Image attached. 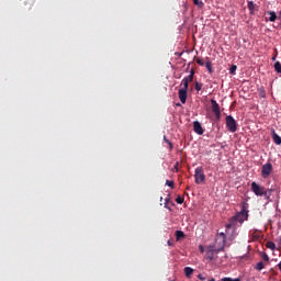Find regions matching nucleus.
<instances>
[{"instance_id":"ea45409f","label":"nucleus","mask_w":281,"mask_h":281,"mask_svg":"<svg viewBox=\"0 0 281 281\" xmlns=\"http://www.w3.org/2000/svg\"><path fill=\"white\" fill-rule=\"evenodd\" d=\"M168 203V200H166V204Z\"/></svg>"},{"instance_id":"20e7f679","label":"nucleus","mask_w":281,"mask_h":281,"mask_svg":"<svg viewBox=\"0 0 281 281\" xmlns=\"http://www.w3.org/2000/svg\"><path fill=\"white\" fill-rule=\"evenodd\" d=\"M226 127L231 133H235L237 131V123L233 116H226Z\"/></svg>"},{"instance_id":"6ab92c4d","label":"nucleus","mask_w":281,"mask_h":281,"mask_svg":"<svg viewBox=\"0 0 281 281\" xmlns=\"http://www.w3.org/2000/svg\"><path fill=\"white\" fill-rule=\"evenodd\" d=\"M255 269H256L257 271H261L262 269H265L263 262H262V261L258 262V263L256 265Z\"/></svg>"},{"instance_id":"9b49d317","label":"nucleus","mask_w":281,"mask_h":281,"mask_svg":"<svg viewBox=\"0 0 281 281\" xmlns=\"http://www.w3.org/2000/svg\"><path fill=\"white\" fill-rule=\"evenodd\" d=\"M194 69H191L190 70V75H188L187 77L183 78V80H186L188 83L192 82L193 81V77H194Z\"/></svg>"},{"instance_id":"1a4fd4ad","label":"nucleus","mask_w":281,"mask_h":281,"mask_svg":"<svg viewBox=\"0 0 281 281\" xmlns=\"http://www.w3.org/2000/svg\"><path fill=\"white\" fill-rule=\"evenodd\" d=\"M193 131L194 133H196L198 135H203V127L202 125L199 123V121H194L193 123Z\"/></svg>"},{"instance_id":"4468645a","label":"nucleus","mask_w":281,"mask_h":281,"mask_svg":"<svg viewBox=\"0 0 281 281\" xmlns=\"http://www.w3.org/2000/svg\"><path fill=\"white\" fill-rule=\"evenodd\" d=\"M193 273V269L189 268V267H186L184 268V274L187 278H190Z\"/></svg>"},{"instance_id":"7c9ffc66","label":"nucleus","mask_w":281,"mask_h":281,"mask_svg":"<svg viewBox=\"0 0 281 281\" xmlns=\"http://www.w3.org/2000/svg\"><path fill=\"white\" fill-rule=\"evenodd\" d=\"M198 278H199L201 281H205V278L202 277V274H199Z\"/></svg>"},{"instance_id":"2eb2a0df","label":"nucleus","mask_w":281,"mask_h":281,"mask_svg":"<svg viewBox=\"0 0 281 281\" xmlns=\"http://www.w3.org/2000/svg\"><path fill=\"white\" fill-rule=\"evenodd\" d=\"M181 87H182V88H180L181 90L188 91V89H189V82H187L184 79H182V81H181Z\"/></svg>"},{"instance_id":"aec40b11","label":"nucleus","mask_w":281,"mask_h":281,"mask_svg":"<svg viewBox=\"0 0 281 281\" xmlns=\"http://www.w3.org/2000/svg\"><path fill=\"white\" fill-rule=\"evenodd\" d=\"M193 2H194V5H196L200 9L204 7V3L201 0H193Z\"/></svg>"},{"instance_id":"f257e3e1","label":"nucleus","mask_w":281,"mask_h":281,"mask_svg":"<svg viewBox=\"0 0 281 281\" xmlns=\"http://www.w3.org/2000/svg\"><path fill=\"white\" fill-rule=\"evenodd\" d=\"M247 220H248V211H247V207L244 205L241 211L236 216L229 220L228 224L226 225V228L229 229L236 226L237 223L243 224Z\"/></svg>"},{"instance_id":"6e6552de","label":"nucleus","mask_w":281,"mask_h":281,"mask_svg":"<svg viewBox=\"0 0 281 281\" xmlns=\"http://www.w3.org/2000/svg\"><path fill=\"white\" fill-rule=\"evenodd\" d=\"M178 95H179L180 102H181L182 104H186V102H187V97H188V90L179 89Z\"/></svg>"},{"instance_id":"7ed1b4c3","label":"nucleus","mask_w":281,"mask_h":281,"mask_svg":"<svg viewBox=\"0 0 281 281\" xmlns=\"http://www.w3.org/2000/svg\"><path fill=\"white\" fill-rule=\"evenodd\" d=\"M194 179L196 184H201L205 180V175L202 167H196L194 171Z\"/></svg>"},{"instance_id":"9d476101","label":"nucleus","mask_w":281,"mask_h":281,"mask_svg":"<svg viewBox=\"0 0 281 281\" xmlns=\"http://www.w3.org/2000/svg\"><path fill=\"white\" fill-rule=\"evenodd\" d=\"M266 14H267V15H270L269 21H270L271 23L276 22V20H277L278 16H277V14H276L274 11H267Z\"/></svg>"},{"instance_id":"dca6fc26","label":"nucleus","mask_w":281,"mask_h":281,"mask_svg":"<svg viewBox=\"0 0 281 281\" xmlns=\"http://www.w3.org/2000/svg\"><path fill=\"white\" fill-rule=\"evenodd\" d=\"M205 67H206L207 71H209L210 74H213V67H212V63H211L210 60H207V61L205 63Z\"/></svg>"},{"instance_id":"393cba45","label":"nucleus","mask_w":281,"mask_h":281,"mask_svg":"<svg viewBox=\"0 0 281 281\" xmlns=\"http://www.w3.org/2000/svg\"><path fill=\"white\" fill-rule=\"evenodd\" d=\"M196 64L199 66H204V60L202 58H196Z\"/></svg>"},{"instance_id":"0eeeda50","label":"nucleus","mask_w":281,"mask_h":281,"mask_svg":"<svg viewBox=\"0 0 281 281\" xmlns=\"http://www.w3.org/2000/svg\"><path fill=\"white\" fill-rule=\"evenodd\" d=\"M211 104H212V112L214 113L216 120L221 119V110L218 103L214 101V99H211Z\"/></svg>"},{"instance_id":"ddd939ff","label":"nucleus","mask_w":281,"mask_h":281,"mask_svg":"<svg viewBox=\"0 0 281 281\" xmlns=\"http://www.w3.org/2000/svg\"><path fill=\"white\" fill-rule=\"evenodd\" d=\"M255 7H256V4L254 3V1H248V9H249L250 14H254Z\"/></svg>"},{"instance_id":"412c9836","label":"nucleus","mask_w":281,"mask_h":281,"mask_svg":"<svg viewBox=\"0 0 281 281\" xmlns=\"http://www.w3.org/2000/svg\"><path fill=\"white\" fill-rule=\"evenodd\" d=\"M266 246H267V248H269V249H271V250H274V249H276V245H274V243H272V241H268V243L266 244Z\"/></svg>"},{"instance_id":"58836bf2","label":"nucleus","mask_w":281,"mask_h":281,"mask_svg":"<svg viewBox=\"0 0 281 281\" xmlns=\"http://www.w3.org/2000/svg\"><path fill=\"white\" fill-rule=\"evenodd\" d=\"M210 281H215L214 279H211Z\"/></svg>"},{"instance_id":"a211bd4d","label":"nucleus","mask_w":281,"mask_h":281,"mask_svg":"<svg viewBox=\"0 0 281 281\" xmlns=\"http://www.w3.org/2000/svg\"><path fill=\"white\" fill-rule=\"evenodd\" d=\"M274 69L278 74H281V63L280 61L274 63Z\"/></svg>"},{"instance_id":"cd10ccee","label":"nucleus","mask_w":281,"mask_h":281,"mask_svg":"<svg viewBox=\"0 0 281 281\" xmlns=\"http://www.w3.org/2000/svg\"><path fill=\"white\" fill-rule=\"evenodd\" d=\"M222 281H240L239 279L223 278Z\"/></svg>"},{"instance_id":"5701e85b","label":"nucleus","mask_w":281,"mask_h":281,"mask_svg":"<svg viewBox=\"0 0 281 281\" xmlns=\"http://www.w3.org/2000/svg\"><path fill=\"white\" fill-rule=\"evenodd\" d=\"M236 69H237L236 65H232L231 68H229V72L232 75H235Z\"/></svg>"},{"instance_id":"473e14b6","label":"nucleus","mask_w":281,"mask_h":281,"mask_svg":"<svg viewBox=\"0 0 281 281\" xmlns=\"http://www.w3.org/2000/svg\"><path fill=\"white\" fill-rule=\"evenodd\" d=\"M178 166H179V162H176L175 165V170L178 172Z\"/></svg>"},{"instance_id":"f704fd0d","label":"nucleus","mask_w":281,"mask_h":281,"mask_svg":"<svg viewBox=\"0 0 281 281\" xmlns=\"http://www.w3.org/2000/svg\"><path fill=\"white\" fill-rule=\"evenodd\" d=\"M279 20L281 21V10H280V13H279ZM280 25H281V22H280Z\"/></svg>"},{"instance_id":"f3484780","label":"nucleus","mask_w":281,"mask_h":281,"mask_svg":"<svg viewBox=\"0 0 281 281\" xmlns=\"http://www.w3.org/2000/svg\"><path fill=\"white\" fill-rule=\"evenodd\" d=\"M181 238H184L183 232L177 231V232H176V239H177V240H180Z\"/></svg>"},{"instance_id":"b1692460","label":"nucleus","mask_w":281,"mask_h":281,"mask_svg":"<svg viewBox=\"0 0 281 281\" xmlns=\"http://www.w3.org/2000/svg\"><path fill=\"white\" fill-rule=\"evenodd\" d=\"M166 186H168L171 189L175 188V183L172 181H169V180L166 181Z\"/></svg>"},{"instance_id":"c85d7f7f","label":"nucleus","mask_w":281,"mask_h":281,"mask_svg":"<svg viewBox=\"0 0 281 281\" xmlns=\"http://www.w3.org/2000/svg\"><path fill=\"white\" fill-rule=\"evenodd\" d=\"M270 192H272V190H269V191H267V195H262V196H266V199L269 201L270 200Z\"/></svg>"},{"instance_id":"bb28decb","label":"nucleus","mask_w":281,"mask_h":281,"mask_svg":"<svg viewBox=\"0 0 281 281\" xmlns=\"http://www.w3.org/2000/svg\"><path fill=\"white\" fill-rule=\"evenodd\" d=\"M261 257H262V259H263L266 262L269 261V257H268V255H267L266 252H263V254L261 255Z\"/></svg>"},{"instance_id":"a878e982","label":"nucleus","mask_w":281,"mask_h":281,"mask_svg":"<svg viewBox=\"0 0 281 281\" xmlns=\"http://www.w3.org/2000/svg\"><path fill=\"white\" fill-rule=\"evenodd\" d=\"M183 201H184V199L181 198V196H178V198L176 199V202H177L178 204H182Z\"/></svg>"},{"instance_id":"4be33fe9","label":"nucleus","mask_w":281,"mask_h":281,"mask_svg":"<svg viewBox=\"0 0 281 281\" xmlns=\"http://www.w3.org/2000/svg\"><path fill=\"white\" fill-rule=\"evenodd\" d=\"M194 88H195V90H196L198 92L201 91V90H202V83L199 82V81H195Z\"/></svg>"},{"instance_id":"f8f14e48","label":"nucleus","mask_w":281,"mask_h":281,"mask_svg":"<svg viewBox=\"0 0 281 281\" xmlns=\"http://www.w3.org/2000/svg\"><path fill=\"white\" fill-rule=\"evenodd\" d=\"M272 138L277 145H281V136H278L274 130L272 131Z\"/></svg>"},{"instance_id":"423d86ee","label":"nucleus","mask_w":281,"mask_h":281,"mask_svg":"<svg viewBox=\"0 0 281 281\" xmlns=\"http://www.w3.org/2000/svg\"><path fill=\"white\" fill-rule=\"evenodd\" d=\"M272 172V165L271 162H266L265 165H262V169H261V176L262 178L267 179Z\"/></svg>"},{"instance_id":"2f4dec72","label":"nucleus","mask_w":281,"mask_h":281,"mask_svg":"<svg viewBox=\"0 0 281 281\" xmlns=\"http://www.w3.org/2000/svg\"><path fill=\"white\" fill-rule=\"evenodd\" d=\"M260 97H261V98H265V97H266L265 91H260Z\"/></svg>"},{"instance_id":"72a5a7b5","label":"nucleus","mask_w":281,"mask_h":281,"mask_svg":"<svg viewBox=\"0 0 281 281\" xmlns=\"http://www.w3.org/2000/svg\"><path fill=\"white\" fill-rule=\"evenodd\" d=\"M167 244H168V246H172L173 245L172 240H168Z\"/></svg>"},{"instance_id":"c756f323","label":"nucleus","mask_w":281,"mask_h":281,"mask_svg":"<svg viewBox=\"0 0 281 281\" xmlns=\"http://www.w3.org/2000/svg\"><path fill=\"white\" fill-rule=\"evenodd\" d=\"M164 139H165V142L170 146V148H172L171 143L166 138V136H164Z\"/></svg>"},{"instance_id":"39448f33","label":"nucleus","mask_w":281,"mask_h":281,"mask_svg":"<svg viewBox=\"0 0 281 281\" xmlns=\"http://www.w3.org/2000/svg\"><path fill=\"white\" fill-rule=\"evenodd\" d=\"M251 190L257 196L267 195V191L263 187L258 186L256 182L251 183Z\"/></svg>"},{"instance_id":"e433bc0d","label":"nucleus","mask_w":281,"mask_h":281,"mask_svg":"<svg viewBox=\"0 0 281 281\" xmlns=\"http://www.w3.org/2000/svg\"><path fill=\"white\" fill-rule=\"evenodd\" d=\"M272 60H276V56L272 58Z\"/></svg>"},{"instance_id":"f03ea898","label":"nucleus","mask_w":281,"mask_h":281,"mask_svg":"<svg viewBox=\"0 0 281 281\" xmlns=\"http://www.w3.org/2000/svg\"><path fill=\"white\" fill-rule=\"evenodd\" d=\"M220 236L223 238V244L222 247L220 249H213L211 248L207 252H206V258L212 261L214 259V252L218 254L220 251L224 250V246H225V234H220Z\"/></svg>"},{"instance_id":"c9c22d12","label":"nucleus","mask_w":281,"mask_h":281,"mask_svg":"<svg viewBox=\"0 0 281 281\" xmlns=\"http://www.w3.org/2000/svg\"><path fill=\"white\" fill-rule=\"evenodd\" d=\"M278 267H279V269L281 270V261H280V263L278 265Z\"/></svg>"},{"instance_id":"4c0bfd02","label":"nucleus","mask_w":281,"mask_h":281,"mask_svg":"<svg viewBox=\"0 0 281 281\" xmlns=\"http://www.w3.org/2000/svg\"><path fill=\"white\" fill-rule=\"evenodd\" d=\"M160 201H164V198H160Z\"/></svg>"}]
</instances>
